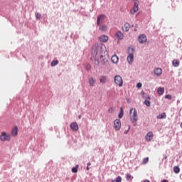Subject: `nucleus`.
Returning a JSON list of instances; mask_svg holds the SVG:
<instances>
[{
	"instance_id": "1",
	"label": "nucleus",
	"mask_w": 182,
	"mask_h": 182,
	"mask_svg": "<svg viewBox=\"0 0 182 182\" xmlns=\"http://www.w3.org/2000/svg\"><path fill=\"white\" fill-rule=\"evenodd\" d=\"M129 117L132 123H136L137 122L139 119V116L137 115V110H136V109L132 108L130 109Z\"/></svg>"
},
{
	"instance_id": "2",
	"label": "nucleus",
	"mask_w": 182,
	"mask_h": 182,
	"mask_svg": "<svg viewBox=\"0 0 182 182\" xmlns=\"http://www.w3.org/2000/svg\"><path fill=\"white\" fill-rule=\"evenodd\" d=\"M134 52V48H128V53L129 55L127 56V62L131 63H133V60L134 59V55H133V53Z\"/></svg>"
},
{
	"instance_id": "3",
	"label": "nucleus",
	"mask_w": 182,
	"mask_h": 182,
	"mask_svg": "<svg viewBox=\"0 0 182 182\" xmlns=\"http://www.w3.org/2000/svg\"><path fill=\"white\" fill-rule=\"evenodd\" d=\"M0 140H1V141H9V140H11V134L6 132H1Z\"/></svg>"
},
{
	"instance_id": "4",
	"label": "nucleus",
	"mask_w": 182,
	"mask_h": 182,
	"mask_svg": "<svg viewBox=\"0 0 182 182\" xmlns=\"http://www.w3.org/2000/svg\"><path fill=\"white\" fill-rule=\"evenodd\" d=\"M139 4H140V1H134V5L130 11L131 15H134V14H136V12H138Z\"/></svg>"
},
{
	"instance_id": "5",
	"label": "nucleus",
	"mask_w": 182,
	"mask_h": 182,
	"mask_svg": "<svg viewBox=\"0 0 182 182\" xmlns=\"http://www.w3.org/2000/svg\"><path fill=\"white\" fill-rule=\"evenodd\" d=\"M114 82L119 87L123 86V79H122L120 75H116L114 77Z\"/></svg>"
},
{
	"instance_id": "6",
	"label": "nucleus",
	"mask_w": 182,
	"mask_h": 182,
	"mask_svg": "<svg viewBox=\"0 0 182 182\" xmlns=\"http://www.w3.org/2000/svg\"><path fill=\"white\" fill-rule=\"evenodd\" d=\"M114 127L115 130H119V129H121L122 122L120 121V119H117L114 120Z\"/></svg>"
},
{
	"instance_id": "7",
	"label": "nucleus",
	"mask_w": 182,
	"mask_h": 182,
	"mask_svg": "<svg viewBox=\"0 0 182 182\" xmlns=\"http://www.w3.org/2000/svg\"><path fill=\"white\" fill-rule=\"evenodd\" d=\"M154 137V134H153V132H149L146 134L145 136V140H146V141H151Z\"/></svg>"
},
{
	"instance_id": "8",
	"label": "nucleus",
	"mask_w": 182,
	"mask_h": 182,
	"mask_svg": "<svg viewBox=\"0 0 182 182\" xmlns=\"http://www.w3.org/2000/svg\"><path fill=\"white\" fill-rule=\"evenodd\" d=\"M147 41V37L144 34H141L139 36V43H144V42Z\"/></svg>"
},
{
	"instance_id": "9",
	"label": "nucleus",
	"mask_w": 182,
	"mask_h": 182,
	"mask_svg": "<svg viewBox=\"0 0 182 182\" xmlns=\"http://www.w3.org/2000/svg\"><path fill=\"white\" fill-rule=\"evenodd\" d=\"M161 73H163V70L160 68L154 70V75H155V76H161Z\"/></svg>"
},
{
	"instance_id": "10",
	"label": "nucleus",
	"mask_w": 182,
	"mask_h": 182,
	"mask_svg": "<svg viewBox=\"0 0 182 182\" xmlns=\"http://www.w3.org/2000/svg\"><path fill=\"white\" fill-rule=\"evenodd\" d=\"M70 127L74 132H77V130H79V126L77 125V123H76V122L71 123L70 125Z\"/></svg>"
},
{
	"instance_id": "11",
	"label": "nucleus",
	"mask_w": 182,
	"mask_h": 182,
	"mask_svg": "<svg viewBox=\"0 0 182 182\" xmlns=\"http://www.w3.org/2000/svg\"><path fill=\"white\" fill-rule=\"evenodd\" d=\"M105 16L102 14L97 16V25H100L102 22H103V19H105Z\"/></svg>"
},
{
	"instance_id": "12",
	"label": "nucleus",
	"mask_w": 182,
	"mask_h": 182,
	"mask_svg": "<svg viewBox=\"0 0 182 182\" xmlns=\"http://www.w3.org/2000/svg\"><path fill=\"white\" fill-rule=\"evenodd\" d=\"M11 136L13 137H16L18 136V127H14L11 131Z\"/></svg>"
},
{
	"instance_id": "13",
	"label": "nucleus",
	"mask_w": 182,
	"mask_h": 182,
	"mask_svg": "<svg viewBox=\"0 0 182 182\" xmlns=\"http://www.w3.org/2000/svg\"><path fill=\"white\" fill-rule=\"evenodd\" d=\"M115 36L117 38H118V41H122L124 38V35L122 33V31H117L115 33Z\"/></svg>"
},
{
	"instance_id": "14",
	"label": "nucleus",
	"mask_w": 182,
	"mask_h": 182,
	"mask_svg": "<svg viewBox=\"0 0 182 182\" xmlns=\"http://www.w3.org/2000/svg\"><path fill=\"white\" fill-rule=\"evenodd\" d=\"M129 30H130V24H129V23H126L122 27V31H124V32H129Z\"/></svg>"
},
{
	"instance_id": "15",
	"label": "nucleus",
	"mask_w": 182,
	"mask_h": 182,
	"mask_svg": "<svg viewBox=\"0 0 182 182\" xmlns=\"http://www.w3.org/2000/svg\"><path fill=\"white\" fill-rule=\"evenodd\" d=\"M100 41L103 43H106L107 41H109V37L105 35H102L99 38Z\"/></svg>"
},
{
	"instance_id": "16",
	"label": "nucleus",
	"mask_w": 182,
	"mask_h": 182,
	"mask_svg": "<svg viewBox=\"0 0 182 182\" xmlns=\"http://www.w3.org/2000/svg\"><path fill=\"white\" fill-rule=\"evenodd\" d=\"M111 60L112 63H117L119 62V57L117 55H114L112 56Z\"/></svg>"
},
{
	"instance_id": "17",
	"label": "nucleus",
	"mask_w": 182,
	"mask_h": 182,
	"mask_svg": "<svg viewBox=\"0 0 182 182\" xmlns=\"http://www.w3.org/2000/svg\"><path fill=\"white\" fill-rule=\"evenodd\" d=\"M107 80V76L100 77V83H102L103 85H105V83H106Z\"/></svg>"
},
{
	"instance_id": "18",
	"label": "nucleus",
	"mask_w": 182,
	"mask_h": 182,
	"mask_svg": "<svg viewBox=\"0 0 182 182\" xmlns=\"http://www.w3.org/2000/svg\"><path fill=\"white\" fill-rule=\"evenodd\" d=\"M172 65L174 68H178V66H180V61L178 60H173L172 61Z\"/></svg>"
},
{
	"instance_id": "19",
	"label": "nucleus",
	"mask_w": 182,
	"mask_h": 182,
	"mask_svg": "<svg viewBox=\"0 0 182 182\" xmlns=\"http://www.w3.org/2000/svg\"><path fill=\"white\" fill-rule=\"evenodd\" d=\"M95 83H96V81L95 80V79H93V77H91L89 79V84H90V86H95Z\"/></svg>"
},
{
	"instance_id": "20",
	"label": "nucleus",
	"mask_w": 182,
	"mask_h": 182,
	"mask_svg": "<svg viewBox=\"0 0 182 182\" xmlns=\"http://www.w3.org/2000/svg\"><path fill=\"white\" fill-rule=\"evenodd\" d=\"M157 92H158V94L161 96L164 93V87H159V88H158V91Z\"/></svg>"
},
{
	"instance_id": "21",
	"label": "nucleus",
	"mask_w": 182,
	"mask_h": 182,
	"mask_svg": "<svg viewBox=\"0 0 182 182\" xmlns=\"http://www.w3.org/2000/svg\"><path fill=\"white\" fill-rule=\"evenodd\" d=\"M157 119H166V113H162L157 117Z\"/></svg>"
},
{
	"instance_id": "22",
	"label": "nucleus",
	"mask_w": 182,
	"mask_h": 182,
	"mask_svg": "<svg viewBox=\"0 0 182 182\" xmlns=\"http://www.w3.org/2000/svg\"><path fill=\"white\" fill-rule=\"evenodd\" d=\"M173 171L174 173L178 174V173H180V168L178 166H174Z\"/></svg>"
},
{
	"instance_id": "23",
	"label": "nucleus",
	"mask_w": 182,
	"mask_h": 182,
	"mask_svg": "<svg viewBox=\"0 0 182 182\" xmlns=\"http://www.w3.org/2000/svg\"><path fill=\"white\" fill-rule=\"evenodd\" d=\"M59 63V61L58 60H53L51 62V66L53 67V66H56V65H58Z\"/></svg>"
},
{
	"instance_id": "24",
	"label": "nucleus",
	"mask_w": 182,
	"mask_h": 182,
	"mask_svg": "<svg viewBox=\"0 0 182 182\" xmlns=\"http://www.w3.org/2000/svg\"><path fill=\"white\" fill-rule=\"evenodd\" d=\"M123 114H124V113H123V107H121L120 108V112L119 114V118L122 119V117H123Z\"/></svg>"
},
{
	"instance_id": "25",
	"label": "nucleus",
	"mask_w": 182,
	"mask_h": 182,
	"mask_svg": "<svg viewBox=\"0 0 182 182\" xmlns=\"http://www.w3.org/2000/svg\"><path fill=\"white\" fill-rule=\"evenodd\" d=\"M77 168H79V165H77L75 167L72 168L73 173H77Z\"/></svg>"
},
{
	"instance_id": "26",
	"label": "nucleus",
	"mask_w": 182,
	"mask_h": 182,
	"mask_svg": "<svg viewBox=\"0 0 182 182\" xmlns=\"http://www.w3.org/2000/svg\"><path fill=\"white\" fill-rule=\"evenodd\" d=\"M36 19H42V15L40 13H36Z\"/></svg>"
},
{
	"instance_id": "27",
	"label": "nucleus",
	"mask_w": 182,
	"mask_h": 182,
	"mask_svg": "<svg viewBox=\"0 0 182 182\" xmlns=\"http://www.w3.org/2000/svg\"><path fill=\"white\" fill-rule=\"evenodd\" d=\"M149 163V157L144 158L142 161L143 164H147Z\"/></svg>"
},
{
	"instance_id": "28",
	"label": "nucleus",
	"mask_w": 182,
	"mask_h": 182,
	"mask_svg": "<svg viewBox=\"0 0 182 182\" xmlns=\"http://www.w3.org/2000/svg\"><path fill=\"white\" fill-rule=\"evenodd\" d=\"M144 105H146V106H147L148 107H150L151 102H150L149 100H146L144 101Z\"/></svg>"
},
{
	"instance_id": "29",
	"label": "nucleus",
	"mask_w": 182,
	"mask_h": 182,
	"mask_svg": "<svg viewBox=\"0 0 182 182\" xmlns=\"http://www.w3.org/2000/svg\"><path fill=\"white\" fill-rule=\"evenodd\" d=\"M127 180H133V176L130 173L127 174Z\"/></svg>"
},
{
	"instance_id": "30",
	"label": "nucleus",
	"mask_w": 182,
	"mask_h": 182,
	"mask_svg": "<svg viewBox=\"0 0 182 182\" xmlns=\"http://www.w3.org/2000/svg\"><path fill=\"white\" fill-rule=\"evenodd\" d=\"M106 29H107V26H106L105 25H103L101 27H100V31H106Z\"/></svg>"
},
{
	"instance_id": "31",
	"label": "nucleus",
	"mask_w": 182,
	"mask_h": 182,
	"mask_svg": "<svg viewBox=\"0 0 182 182\" xmlns=\"http://www.w3.org/2000/svg\"><path fill=\"white\" fill-rule=\"evenodd\" d=\"M116 182H122V177L121 176H118L115 179Z\"/></svg>"
},
{
	"instance_id": "32",
	"label": "nucleus",
	"mask_w": 182,
	"mask_h": 182,
	"mask_svg": "<svg viewBox=\"0 0 182 182\" xmlns=\"http://www.w3.org/2000/svg\"><path fill=\"white\" fill-rule=\"evenodd\" d=\"M165 99H168V100H171V95H165Z\"/></svg>"
},
{
	"instance_id": "33",
	"label": "nucleus",
	"mask_w": 182,
	"mask_h": 182,
	"mask_svg": "<svg viewBox=\"0 0 182 182\" xmlns=\"http://www.w3.org/2000/svg\"><path fill=\"white\" fill-rule=\"evenodd\" d=\"M141 86H143V85L141 84V82H139V83H137V84H136V87H137L138 89H140V87H141Z\"/></svg>"
},
{
	"instance_id": "34",
	"label": "nucleus",
	"mask_w": 182,
	"mask_h": 182,
	"mask_svg": "<svg viewBox=\"0 0 182 182\" xmlns=\"http://www.w3.org/2000/svg\"><path fill=\"white\" fill-rule=\"evenodd\" d=\"M161 182H168V181L164 179Z\"/></svg>"
},
{
	"instance_id": "35",
	"label": "nucleus",
	"mask_w": 182,
	"mask_h": 182,
	"mask_svg": "<svg viewBox=\"0 0 182 182\" xmlns=\"http://www.w3.org/2000/svg\"><path fill=\"white\" fill-rule=\"evenodd\" d=\"M90 165H91L90 162H88L87 164V166H89Z\"/></svg>"
},
{
	"instance_id": "36",
	"label": "nucleus",
	"mask_w": 182,
	"mask_h": 182,
	"mask_svg": "<svg viewBox=\"0 0 182 182\" xmlns=\"http://www.w3.org/2000/svg\"><path fill=\"white\" fill-rule=\"evenodd\" d=\"M87 68L88 69H90V65H87Z\"/></svg>"
},
{
	"instance_id": "37",
	"label": "nucleus",
	"mask_w": 182,
	"mask_h": 182,
	"mask_svg": "<svg viewBox=\"0 0 182 182\" xmlns=\"http://www.w3.org/2000/svg\"><path fill=\"white\" fill-rule=\"evenodd\" d=\"M127 132H129V131H125L124 134H127Z\"/></svg>"
},
{
	"instance_id": "38",
	"label": "nucleus",
	"mask_w": 182,
	"mask_h": 182,
	"mask_svg": "<svg viewBox=\"0 0 182 182\" xmlns=\"http://www.w3.org/2000/svg\"><path fill=\"white\" fill-rule=\"evenodd\" d=\"M95 55H97V51H95Z\"/></svg>"
},
{
	"instance_id": "39",
	"label": "nucleus",
	"mask_w": 182,
	"mask_h": 182,
	"mask_svg": "<svg viewBox=\"0 0 182 182\" xmlns=\"http://www.w3.org/2000/svg\"><path fill=\"white\" fill-rule=\"evenodd\" d=\"M164 159H167V156H164Z\"/></svg>"
},
{
	"instance_id": "40",
	"label": "nucleus",
	"mask_w": 182,
	"mask_h": 182,
	"mask_svg": "<svg viewBox=\"0 0 182 182\" xmlns=\"http://www.w3.org/2000/svg\"><path fill=\"white\" fill-rule=\"evenodd\" d=\"M89 169H90L89 166H87V170H89Z\"/></svg>"
},
{
	"instance_id": "41",
	"label": "nucleus",
	"mask_w": 182,
	"mask_h": 182,
	"mask_svg": "<svg viewBox=\"0 0 182 182\" xmlns=\"http://www.w3.org/2000/svg\"><path fill=\"white\" fill-rule=\"evenodd\" d=\"M115 181H114V180H112V181H111V182H115Z\"/></svg>"
},
{
	"instance_id": "42",
	"label": "nucleus",
	"mask_w": 182,
	"mask_h": 182,
	"mask_svg": "<svg viewBox=\"0 0 182 182\" xmlns=\"http://www.w3.org/2000/svg\"><path fill=\"white\" fill-rule=\"evenodd\" d=\"M180 126H181V129H182V122L181 123V125H180Z\"/></svg>"
},
{
	"instance_id": "43",
	"label": "nucleus",
	"mask_w": 182,
	"mask_h": 182,
	"mask_svg": "<svg viewBox=\"0 0 182 182\" xmlns=\"http://www.w3.org/2000/svg\"><path fill=\"white\" fill-rule=\"evenodd\" d=\"M129 129H130V127L128 128V130H129Z\"/></svg>"
}]
</instances>
